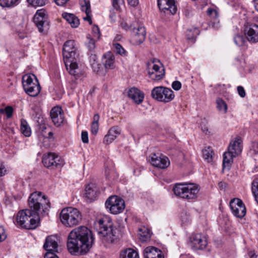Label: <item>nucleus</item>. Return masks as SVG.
Listing matches in <instances>:
<instances>
[{
  "instance_id": "obj_1",
  "label": "nucleus",
  "mask_w": 258,
  "mask_h": 258,
  "mask_svg": "<svg viewBox=\"0 0 258 258\" xmlns=\"http://www.w3.org/2000/svg\"><path fill=\"white\" fill-rule=\"evenodd\" d=\"M94 238L92 231L86 226H80L72 230L68 237L67 248L72 254L86 253L92 247Z\"/></svg>"
},
{
  "instance_id": "obj_2",
  "label": "nucleus",
  "mask_w": 258,
  "mask_h": 258,
  "mask_svg": "<svg viewBox=\"0 0 258 258\" xmlns=\"http://www.w3.org/2000/svg\"><path fill=\"white\" fill-rule=\"evenodd\" d=\"M94 224L99 238L105 246L113 243L117 239V229L109 218L104 217L98 219Z\"/></svg>"
},
{
  "instance_id": "obj_3",
  "label": "nucleus",
  "mask_w": 258,
  "mask_h": 258,
  "mask_svg": "<svg viewBox=\"0 0 258 258\" xmlns=\"http://www.w3.org/2000/svg\"><path fill=\"white\" fill-rule=\"evenodd\" d=\"M17 225L26 229H33L38 227L39 216L28 209L20 211L16 217Z\"/></svg>"
},
{
  "instance_id": "obj_4",
  "label": "nucleus",
  "mask_w": 258,
  "mask_h": 258,
  "mask_svg": "<svg viewBox=\"0 0 258 258\" xmlns=\"http://www.w3.org/2000/svg\"><path fill=\"white\" fill-rule=\"evenodd\" d=\"M200 190L199 185L192 183H177L173 188L174 194L181 198L187 200H196Z\"/></svg>"
},
{
  "instance_id": "obj_5",
  "label": "nucleus",
  "mask_w": 258,
  "mask_h": 258,
  "mask_svg": "<svg viewBox=\"0 0 258 258\" xmlns=\"http://www.w3.org/2000/svg\"><path fill=\"white\" fill-rule=\"evenodd\" d=\"M28 205L32 212L39 215L40 213L45 212L47 208L49 207V202L45 196L42 195L40 191H35L32 193L28 199Z\"/></svg>"
},
{
  "instance_id": "obj_6",
  "label": "nucleus",
  "mask_w": 258,
  "mask_h": 258,
  "mask_svg": "<svg viewBox=\"0 0 258 258\" xmlns=\"http://www.w3.org/2000/svg\"><path fill=\"white\" fill-rule=\"evenodd\" d=\"M82 216L81 212L77 209L68 207L63 209L60 213L61 222L66 226L72 227L81 222Z\"/></svg>"
},
{
  "instance_id": "obj_7",
  "label": "nucleus",
  "mask_w": 258,
  "mask_h": 258,
  "mask_svg": "<svg viewBox=\"0 0 258 258\" xmlns=\"http://www.w3.org/2000/svg\"><path fill=\"white\" fill-rule=\"evenodd\" d=\"M22 84L25 92L30 96L36 97L40 92L41 87L38 80L33 74L23 76Z\"/></svg>"
},
{
  "instance_id": "obj_8",
  "label": "nucleus",
  "mask_w": 258,
  "mask_h": 258,
  "mask_svg": "<svg viewBox=\"0 0 258 258\" xmlns=\"http://www.w3.org/2000/svg\"><path fill=\"white\" fill-rule=\"evenodd\" d=\"M151 96L158 101L168 103L174 99L175 95L171 89L163 86H158L152 90Z\"/></svg>"
},
{
  "instance_id": "obj_9",
  "label": "nucleus",
  "mask_w": 258,
  "mask_h": 258,
  "mask_svg": "<svg viewBox=\"0 0 258 258\" xmlns=\"http://www.w3.org/2000/svg\"><path fill=\"white\" fill-rule=\"evenodd\" d=\"M106 209L112 214L121 213L125 208V203L123 199L116 196L109 197L105 202Z\"/></svg>"
},
{
  "instance_id": "obj_10",
  "label": "nucleus",
  "mask_w": 258,
  "mask_h": 258,
  "mask_svg": "<svg viewBox=\"0 0 258 258\" xmlns=\"http://www.w3.org/2000/svg\"><path fill=\"white\" fill-rule=\"evenodd\" d=\"M42 163L47 168H59L63 164V162L60 158L56 154L52 153L44 154Z\"/></svg>"
},
{
  "instance_id": "obj_11",
  "label": "nucleus",
  "mask_w": 258,
  "mask_h": 258,
  "mask_svg": "<svg viewBox=\"0 0 258 258\" xmlns=\"http://www.w3.org/2000/svg\"><path fill=\"white\" fill-rule=\"evenodd\" d=\"M33 21L40 32L49 30V23L46 20V15L43 10H39L36 12Z\"/></svg>"
},
{
  "instance_id": "obj_12",
  "label": "nucleus",
  "mask_w": 258,
  "mask_h": 258,
  "mask_svg": "<svg viewBox=\"0 0 258 258\" xmlns=\"http://www.w3.org/2000/svg\"><path fill=\"white\" fill-rule=\"evenodd\" d=\"M230 207L233 214L235 217L242 218L245 215L246 208L241 200L233 199L230 202Z\"/></svg>"
},
{
  "instance_id": "obj_13",
  "label": "nucleus",
  "mask_w": 258,
  "mask_h": 258,
  "mask_svg": "<svg viewBox=\"0 0 258 258\" xmlns=\"http://www.w3.org/2000/svg\"><path fill=\"white\" fill-rule=\"evenodd\" d=\"M77 48L73 40L66 41L63 47V56L66 61L75 59L77 56Z\"/></svg>"
},
{
  "instance_id": "obj_14",
  "label": "nucleus",
  "mask_w": 258,
  "mask_h": 258,
  "mask_svg": "<svg viewBox=\"0 0 258 258\" xmlns=\"http://www.w3.org/2000/svg\"><path fill=\"white\" fill-rule=\"evenodd\" d=\"M234 40L235 44L239 46L243 45L246 40L255 43L258 42V33H237Z\"/></svg>"
},
{
  "instance_id": "obj_15",
  "label": "nucleus",
  "mask_w": 258,
  "mask_h": 258,
  "mask_svg": "<svg viewBox=\"0 0 258 258\" xmlns=\"http://www.w3.org/2000/svg\"><path fill=\"white\" fill-rule=\"evenodd\" d=\"M65 65L69 74L76 79H80L84 76V72L78 67V64L74 61V59L66 61Z\"/></svg>"
},
{
  "instance_id": "obj_16",
  "label": "nucleus",
  "mask_w": 258,
  "mask_h": 258,
  "mask_svg": "<svg viewBox=\"0 0 258 258\" xmlns=\"http://www.w3.org/2000/svg\"><path fill=\"white\" fill-rule=\"evenodd\" d=\"M151 163L155 167L165 169L168 167L170 165L169 159L162 155L158 156L154 154L151 157Z\"/></svg>"
},
{
  "instance_id": "obj_17",
  "label": "nucleus",
  "mask_w": 258,
  "mask_h": 258,
  "mask_svg": "<svg viewBox=\"0 0 258 258\" xmlns=\"http://www.w3.org/2000/svg\"><path fill=\"white\" fill-rule=\"evenodd\" d=\"M192 247L195 249H204L207 244V239L205 236L200 233L193 234L190 238Z\"/></svg>"
},
{
  "instance_id": "obj_18",
  "label": "nucleus",
  "mask_w": 258,
  "mask_h": 258,
  "mask_svg": "<svg viewBox=\"0 0 258 258\" xmlns=\"http://www.w3.org/2000/svg\"><path fill=\"white\" fill-rule=\"evenodd\" d=\"M50 116L54 124L60 126L64 121V114L61 107H54L50 111Z\"/></svg>"
},
{
  "instance_id": "obj_19",
  "label": "nucleus",
  "mask_w": 258,
  "mask_h": 258,
  "mask_svg": "<svg viewBox=\"0 0 258 258\" xmlns=\"http://www.w3.org/2000/svg\"><path fill=\"white\" fill-rule=\"evenodd\" d=\"M43 248L47 252L54 253L57 252V237L53 235L47 236L44 243Z\"/></svg>"
},
{
  "instance_id": "obj_20",
  "label": "nucleus",
  "mask_w": 258,
  "mask_h": 258,
  "mask_svg": "<svg viewBox=\"0 0 258 258\" xmlns=\"http://www.w3.org/2000/svg\"><path fill=\"white\" fill-rule=\"evenodd\" d=\"M158 6L161 11H169L174 14L177 10L175 5V0H157Z\"/></svg>"
},
{
  "instance_id": "obj_21",
  "label": "nucleus",
  "mask_w": 258,
  "mask_h": 258,
  "mask_svg": "<svg viewBox=\"0 0 258 258\" xmlns=\"http://www.w3.org/2000/svg\"><path fill=\"white\" fill-rule=\"evenodd\" d=\"M128 96L137 104L141 103L144 98V93L137 88H131L127 92Z\"/></svg>"
},
{
  "instance_id": "obj_22",
  "label": "nucleus",
  "mask_w": 258,
  "mask_h": 258,
  "mask_svg": "<svg viewBox=\"0 0 258 258\" xmlns=\"http://www.w3.org/2000/svg\"><path fill=\"white\" fill-rule=\"evenodd\" d=\"M121 130L117 126H113L109 129L103 139V143L106 145L111 144L116 137L120 134Z\"/></svg>"
},
{
  "instance_id": "obj_23",
  "label": "nucleus",
  "mask_w": 258,
  "mask_h": 258,
  "mask_svg": "<svg viewBox=\"0 0 258 258\" xmlns=\"http://www.w3.org/2000/svg\"><path fill=\"white\" fill-rule=\"evenodd\" d=\"M84 195L87 199L94 200L98 195V190L96 185L92 183L88 184L85 187Z\"/></svg>"
},
{
  "instance_id": "obj_24",
  "label": "nucleus",
  "mask_w": 258,
  "mask_h": 258,
  "mask_svg": "<svg viewBox=\"0 0 258 258\" xmlns=\"http://www.w3.org/2000/svg\"><path fill=\"white\" fill-rule=\"evenodd\" d=\"M229 151H232L235 155L238 156L242 151V141L241 139L238 137L232 140L228 148Z\"/></svg>"
},
{
  "instance_id": "obj_25",
  "label": "nucleus",
  "mask_w": 258,
  "mask_h": 258,
  "mask_svg": "<svg viewBox=\"0 0 258 258\" xmlns=\"http://www.w3.org/2000/svg\"><path fill=\"white\" fill-rule=\"evenodd\" d=\"M144 258H164L161 251L154 247H147L144 250Z\"/></svg>"
},
{
  "instance_id": "obj_26",
  "label": "nucleus",
  "mask_w": 258,
  "mask_h": 258,
  "mask_svg": "<svg viewBox=\"0 0 258 258\" xmlns=\"http://www.w3.org/2000/svg\"><path fill=\"white\" fill-rule=\"evenodd\" d=\"M120 26L125 30V31H132L134 32H145L146 29L145 27L142 24H139L138 23H136L131 25L130 27L128 26L127 24L125 22H122L120 24Z\"/></svg>"
},
{
  "instance_id": "obj_27",
  "label": "nucleus",
  "mask_w": 258,
  "mask_h": 258,
  "mask_svg": "<svg viewBox=\"0 0 258 258\" xmlns=\"http://www.w3.org/2000/svg\"><path fill=\"white\" fill-rule=\"evenodd\" d=\"M103 64L106 69H113L115 67V56L110 51L103 55Z\"/></svg>"
},
{
  "instance_id": "obj_28",
  "label": "nucleus",
  "mask_w": 258,
  "mask_h": 258,
  "mask_svg": "<svg viewBox=\"0 0 258 258\" xmlns=\"http://www.w3.org/2000/svg\"><path fill=\"white\" fill-rule=\"evenodd\" d=\"M62 16L73 28H77L80 25L79 19L74 14L63 13Z\"/></svg>"
},
{
  "instance_id": "obj_29",
  "label": "nucleus",
  "mask_w": 258,
  "mask_h": 258,
  "mask_svg": "<svg viewBox=\"0 0 258 258\" xmlns=\"http://www.w3.org/2000/svg\"><path fill=\"white\" fill-rule=\"evenodd\" d=\"M237 156L231 151H228L225 152L223 154V166L224 168H229L232 163L233 162V159L234 157Z\"/></svg>"
},
{
  "instance_id": "obj_30",
  "label": "nucleus",
  "mask_w": 258,
  "mask_h": 258,
  "mask_svg": "<svg viewBox=\"0 0 258 258\" xmlns=\"http://www.w3.org/2000/svg\"><path fill=\"white\" fill-rule=\"evenodd\" d=\"M120 258H139V256L136 250L127 248L120 252Z\"/></svg>"
},
{
  "instance_id": "obj_31",
  "label": "nucleus",
  "mask_w": 258,
  "mask_h": 258,
  "mask_svg": "<svg viewBox=\"0 0 258 258\" xmlns=\"http://www.w3.org/2000/svg\"><path fill=\"white\" fill-rule=\"evenodd\" d=\"M138 235L140 240L143 242L149 240L151 237L150 231L145 227H141L139 229Z\"/></svg>"
},
{
  "instance_id": "obj_32",
  "label": "nucleus",
  "mask_w": 258,
  "mask_h": 258,
  "mask_svg": "<svg viewBox=\"0 0 258 258\" xmlns=\"http://www.w3.org/2000/svg\"><path fill=\"white\" fill-rule=\"evenodd\" d=\"M93 34H95L93 36H92L90 34H89L87 36L88 40L87 45V47L90 51L94 50L95 48V39H99L100 35V33Z\"/></svg>"
},
{
  "instance_id": "obj_33",
  "label": "nucleus",
  "mask_w": 258,
  "mask_h": 258,
  "mask_svg": "<svg viewBox=\"0 0 258 258\" xmlns=\"http://www.w3.org/2000/svg\"><path fill=\"white\" fill-rule=\"evenodd\" d=\"M149 76L150 79L154 81H159L162 79L165 75L164 68H161L160 72H152L149 71L148 72Z\"/></svg>"
},
{
  "instance_id": "obj_34",
  "label": "nucleus",
  "mask_w": 258,
  "mask_h": 258,
  "mask_svg": "<svg viewBox=\"0 0 258 258\" xmlns=\"http://www.w3.org/2000/svg\"><path fill=\"white\" fill-rule=\"evenodd\" d=\"M146 33H134L131 38V42L134 45L142 43L145 39Z\"/></svg>"
},
{
  "instance_id": "obj_35",
  "label": "nucleus",
  "mask_w": 258,
  "mask_h": 258,
  "mask_svg": "<svg viewBox=\"0 0 258 258\" xmlns=\"http://www.w3.org/2000/svg\"><path fill=\"white\" fill-rule=\"evenodd\" d=\"M20 131L25 137H30L31 134V130L27 122L24 119L21 120Z\"/></svg>"
},
{
  "instance_id": "obj_36",
  "label": "nucleus",
  "mask_w": 258,
  "mask_h": 258,
  "mask_svg": "<svg viewBox=\"0 0 258 258\" xmlns=\"http://www.w3.org/2000/svg\"><path fill=\"white\" fill-rule=\"evenodd\" d=\"M21 0H0V6L3 8H13L17 6Z\"/></svg>"
},
{
  "instance_id": "obj_37",
  "label": "nucleus",
  "mask_w": 258,
  "mask_h": 258,
  "mask_svg": "<svg viewBox=\"0 0 258 258\" xmlns=\"http://www.w3.org/2000/svg\"><path fill=\"white\" fill-rule=\"evenodd\" d=\"M213 154V150L210 147H208L203 150V158L208 162H211L212 161Z\"/></svg>"
},
{
  "instance_id": "obj_38",
  "label": "nucleus",
  "mask_w": 258,
  "mask_h": 258,
  "mask_svg": "<svg viewBox=\"0 0 258 258\" xmlns=\"http://www.w3.org/2000/svg\"><path fill=\"white\" fill-rule=\"evenodd\" d=\"M113 47L114 48V52L122 56H127V53L126 51L122 47V46L118 43H113Z\"/></svg>"
},
{
  "instance_id": "obj_39",
  "label": "nucleus",
  "mask_w": 258,
  "mask_h": 258,
  "mask_svg": "<svg viewBox=\"0 0 258 258\" xmlns=\"http://www.w3.org/2000/svg\"><path fill=\"white\" fill-rule=\"evenodd\" d=\"M243 32H258V25L255 24H245Z\"/></svg>"
},
{
  "instance_id": "obj_40",
  "label": "nucleus",
  "mask_w": 258,
  "mask_h": 258,
  "mask_svg": "<svg viewBox=\"0 0 258 258\" xmlns=\"http://www.w3.org/2000/svg\"><path fill=\"white\" fill-rule=\"evenodd\" d=\"M80 4L82 11L85 12L86 14H90L91 13L90 4L89 1L81 0Z\"/></svg>"
},
{
  "instance_id": "obj_41",
  "label": "nucleus",
  "mask_w": 258,
  "mask_h": 258,
  "mask_svg": "<svg viewBox=\"0 0 258 258\" xmlns=\"http://www.w3.org/2000/svg\"><path fill=\"white\" fill-rule=\"evenodd\" d=\"M217 108L220 111H223L224 113L227 112V105L226 102L221 98H218L216 100Z\"/></svg>"
},
{
  "instance_id": "obj_42",
  "label": "nucleus",
  "mask_w": 258,
  "mask_h": 258,
  "mask_svg": "<svg viewBox=\"0 0 258 258\" xmlns=\"http://www.w3.org/2000/svg\"><path fill=\"white\" fill-rule=\"evenodd\" d=\"M28 4L33 7H42L48 3V0H27Z\"/></svg>"
},
{
  "instance_id": "obj_43",
  "label": "nucleus",
  "mask_w": 258,
  "mask_h": 258,
  "mask_svg": "<svg viewBox=\"0 0 258 258\" xmlns=\"http://www.w3.org/2000/svg\"><path fill=\"white\" fill-rule=\"evenodd\" d=\"M251 189L255 200L258 204V178H255L253 180Z\"/></svg>"
},
{
  "instance_id": "obj_44",
  "label": "nucleus",
  "mask_w": 258,
  "mask_h": 258,
  "mask_svg": "<svg viewBox=\"0 0 258 258\" xmlns=\"http://www.w3.org/2000/svg\"><path fill=\"white\" fill-rule=\"evenodd\" d=\"M4 112H6L7 118H10L12 116L13 109L10 106H7L5 109H0V113H4Z\"/></svg>"
},
{
  "instance_id": "obj_45",
  "label": "nucleus",
  "mask_w": 258,
  "mask_h": 258,
  "mask_svg": "<svg viewBox=\"0 0 258 258\" xmlns=\"http://www.w3.org/2000/svg\"><path fill=\"white\" fill-rule=\"evenodd\" d=\"M123 4V0H112V6L116 10L120 9V6Z\"/></svg>"
},
{
  "instance_id": "obj_46",
  "label": "nucleus",
  "mask_w": 258,
  "mask_h": 258,
  "mask_svg": "<svg viewBox=\"0 0 258 258\" xmlns=\"http://www.w3.org/2000/svg\"><path fill=\"white\" fill-rule=\"evenodd\" d=\"M207 14L214 18H216L218 17V12L217 11L212 8H209L208 9Z\"/></svg>"
},
{
  "instance_id": "obj_47",
  "label": "nucleus",
  "mask_w": 258,
  "mask_h": 258,
  "mask_svg": "<svg viewBox=\"0 0 258 258\" xmlns=\"http://www.w3.org/2000/svg\"><path fill=\"white\" fill-rule=\"evenodd\" d=\"M93 71L96 73H98L100 72L101 68V64L98 62H93L90 64Z\"/></svg>"
},
{
  "instance_id": "obj_48",
  "label": "nucleus",
  "mask_w": 258,
  "mask_h": 258,
  "mask_svg": "<svg viewBox=\"0 0 258 258\" xmlns=\"http://www.w3.org/2000/svg\"><path fill=\"white\" fill-rule=\"evenodd\" d=\"M99 129V123L92 122L91 124V133L93 135H96L98 133Z\"/></svg>"
},
{
  "instance_id": "obj_49",
  "label": "nucleus",
  "mask_w": 258,
  "mask_h": 258,
  "mask_svg": "<svg viewBox=\"0 0 258 258\" xmlns=\"http://www.w3.org/2000/svg\"><path fill=\"white\" fill-rule=\"evenodd\" d=\"M172 88L176 91H178L181 87V84L179 81H174L172 84Z\"/></svg>"
},
{
  "instance_id": "obj_50",
  "label": "nucleus",
  "mask_w": 258,
  "mask_h": 258,
  "mask_svg": "<svg viewBox=\"0 0 258 258\" xmlns=\"http://www.w3.org/2000/svg\"><path fill=\"white\" fill-rule=\"evenodd\" d=\"M158 62L160 63V65L157 64H154L152 66V72H160L161 70V68H164V67L160 63V61L158 60Z\"/></svg>"
},
{
  "instance_id": "obj_51",
  "label": "nucleus",
  "mask_w": 258,
  "mask_h": 258,
  "mask_svg": "<svg viewBox=\"0 0 258 258\" xmlns=\"http://www.w3.org/2000/svg\"><path fill=\"white\" fill-rule=\"evenodd\" d=\"M82 141L84 143H88L89 142L88 135L86 131H83L81 134Z\"/></svg>"
},
{
  "instance_id": "obj_52",
  "label": "nucleus",
  "mask_w": 258,
  "mask_h": 258,
  "mask_svg": "<svg viewBox=\"0 0 258 258\" xmlns=\"http://www.w3.org/2000/svg\"><path fill=\"white\" fill-rule=\"evenodd\" d=\"M7 237V235L5 233V230L4 227L0 226V242L4 240Z\"/></svg>"
},
{
  "instance_id": "obj_53",
  "label": "nucleus",
  "mask_w": 258,
  "mask_h": 258,
  "mask_svg": "<svg viewBox=\"0 0 258 258\" xmlns=\"http://www.w3.org/2000/svg\"><path fill=\"white\" fill-rule=\"evenodd\" d=\"M237 91L239 95L241 97H244L245 96V92L243 87L242 86H238L237 87Z\"/></svg>"
},
{
  "instance_id": "obj_54",
  "label": "nucleus",
  "mask_w": 258,
  "mask_h": 258,
  "mask_svg": "<svg viewBox=\"0 0 258 258\" xmlns=\"http://www.w3.org/2000/svg\"><path fill=\"white\" fill-rule=\"evenodd\" d=\"M186 38L189 42L194 43L196 41V37L194 36L193 33H189L187 35Z\"/></svg>"
},
{
  "instance_id": "obj_55",
  "label": "nucleus",
  "mask_w": 258,
  "mask_h": 258,
  "mask_svg": "<svg viewBox=\"0 0 258 258\" xmlns=\"http://www.w3.org/2000/svg\"><path fill=\"white\" fill-rule=\"evenodd\" d=\"M44 258H58L55 253L46 252L44 255Z\"/></svg>"
},
{
  "instance_id": "obj_56",
  "label": "nucleus",
  "mask_w": 258,
  "mask_h": 258,
  "mask_svg": "<svg viewBox=\"0 0 258 258\" xmlns=\"http://www.w3.org/2000/svg\"><path fill=\"white\" fill-rule=\"evenodd\" d=\"M89 58H90L89 61H90V64H92L94 62H97V57L96 54H91Z\"/></svg>"
},
{
  "instance_id": "obj_57",
  "label": "nucleus",
  "mask_w": 258,
  "mask_h": 258,
  "mask_svg": "<svg viewBox=\"0 0 258 258\" xmlns=\"http://www.w3.org/2000/svg\"><path fill=\"white\" fill-rule=\"evenodd\" d=\"M6 170L3 164L0 161V176H2L5 174Z\"/></svg>"
},
{
  "instance_id": "obj_58",
  "label": "nucleus",
  "mask_w": 258,
  "mask_h": 258,
  "mask_svg": "<svg viewBox=\"0 0 258 258\" xmlns=\"http://www.w3.org/2000/svg\"><path fill=\"white\" fill-rule=\"evenodd\" d=\"M127 1L128 2V4L132 7H136L139 4V0H127Z\"/></svg>"
},
{
  "instance_id": "obj_59",
  "label": "nucleus",
  "mask_w": 258,
  "mask_h": 258,
  "mask_svg": "<svg viewBox=\"0 0 258 258\" xmlns=\"http://www.w3.org/2000/svg\"><path fill=\"white\" fill-rule=\"evenodd\" d=\"M149 38L153 43H157L158 41L155 38V33H149Z\"/></svg>"
},
{
  "instance_id": "obj_60",
  "label": "nucleus",
  "mask_w": 258,
  "mask_h": 258,
  "mask_svg": "<svg viewBox=\"0 0 258 258\" xmlns=\"http://www.w3.org/2000/svg\"><path fill=\"white\" fill-rule=\"evenodd\" d=\"M69 0H54L58 6H63L66 4Z\"/></svg>"
},
{
  "instance_id": "obj_61",
  "label": "nucleus",
  "mask_w": 258,
  "mask_h": 258,
  "mask_svg": "<svg viewBox=\"0 0 258 258\" xmlns=\"http://www.w3.org/2000/svg\"><path fill=\"white\" fill-rule=\"evenodd\" d=\"M84 20L88 21L90 24H92L91 13L90 14H86V17H84Z\"/></svg>"
},
{
  "instance_id": "obj_62",
  "label": "nucleus",
  "mask_w": 258,
  "mask_h": 258,
  "mask_svg": "<svg viewBox=\"0 0 258 258\" xmlns=\"http://www.w3.org/2000/svg\"><path fill=\"white\" fill-rule=\"evenodd\" d=\"M100 116L98 114H95L93 117V121L92 122H95L96 123H98L99 120Z\"/></svg>"
},
{
  "instance_id": "obj_63",
  "label": "nucleus",
  "mask_w": 258,
  "mask_h": 258,
  "mask_svg": "<svg viewBox=\"0 0 258 258\" xmlns=\"http://www.w3.org/2000/svg\"><path fill=\"white\" fill-rule=\"evenodd\" d=\"M248 255L250 258H258V255H256L255 252L253 251L248 252Z\"/></svg>"
},
{
  "instance_id": "obj_64",
  "label": "nucleus",
  "mask_w": 258,
  "mask_h": 258,
  "mask_svg": "<svg viewBox=\"0 0 258 258\" xmlns=\"http://www.w3.org/2000/svg\"><path fill=\"white\" fill-rule=\"evenodd\" d=\"M92 32H100V30L98 26L94 25L92 27Z\"/></svg>"
}]
</instances>
